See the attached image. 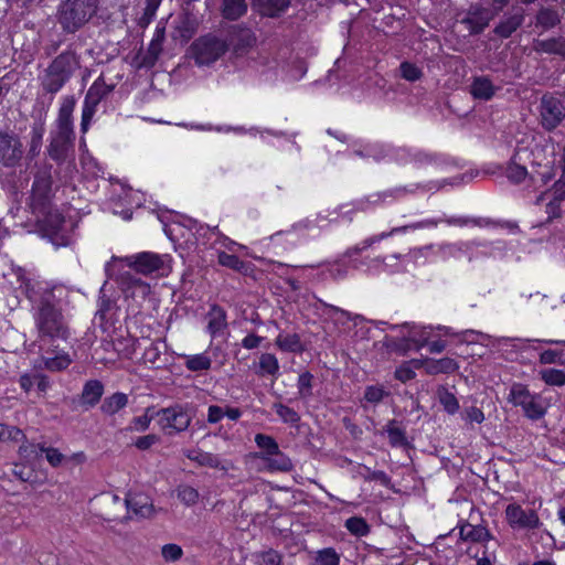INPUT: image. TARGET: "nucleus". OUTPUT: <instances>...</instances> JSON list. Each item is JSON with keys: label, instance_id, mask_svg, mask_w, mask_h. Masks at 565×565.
I'll use <instances>...</instances> for the list:
<instances>
[{"label": "nucleus", "instance_id": "f257e3e1", "mask_svg": "<svg viewBox=\"0 0 565 565\" xmlns=\"http://www.w3.org/2000/svg\"><path fill=\"white\" fill-rule=\"evenodd\" d=\"M65 294V288L53 287L41 295L35 306L34 321L39 338L53 348H58V344H54L55 342L66 341L70 337L68 327L60 308L62 296Z\"/></svg>", "mask_w": 565, "mask_h": 565}, {"label": "nucleus", "instance_id": "f03ea898", "mask_svg": "<svg viewBox=\"0 0 565 565\" xmlns=\"http://www.w3.org/2000/svg\"><path fill=\"white\" fill-rule=\"evenodd\" d=\"M74 108V97H65L58 109L55 128L50 132V142L46 147V152L57 164L65 163L73 159L75 154V132L72 120Z\"/></svg>", "mask_w": 565, "mask_h": 565}, {"label": "nucleus", "instance_id": "7ed1b4c3", "mask_svg": "<svg viewBox=\"0 0 565 565\" xmlns=\"http://www.w3.org/2000/svg\"><path fill=\"white\" fill-rule=\"evenodd\" d=\"M81 68V56L67 49L55 56L40 77L43 92L56 94Z\"/></svg>", "mask_w": 565, "mask_h": 565}, {"label": "nucleus", "instance_id": "20e7f679", "mask_svg": "<svg viewBox=\"0 0 565 565\" xmlns=\"http://www.w3.org/2000/svg\"><path fill=\"white\" fill-rule=\"evenodd\" d=\"M99 0H63L57 9V21L66 33H75L97 12Z\"/></svg>", "mask_w": 565, "mask_h": 565}, {"label": "nucleus", "instance_id": "39448f33", "mask_svg": "<svg viewBox=\"0 0 565 565\" xmlns=\"http://www.w3.org/2000/svg\"><path fill=\"white\" fill-rule=\"evenodd\" d=\"M25 154L21 137L10 128L0 129V166L17 169Z\"/></svg>", "mask_w": 565, "mask_h": 565}, {"label": "nucleus", "instance_id": "423d86ee", "mask_svg": "<svg viewBox=\"0 0 565 565\" xmlns=\"http://www.w3.org/2000/svg\"><path fill=\"white\" fill-rule=\"evenodd\" d=\"M52 192V164L45 163L34 174V182L30 195L32 212L45 214L50 204Z\"/></svg>", "mask_w": 565, "mask_h": 565}, {"label": "nucleus", "instance_id": "0eeeda50", "mask_svg": "<svg viewBox=\"0 0 565 565\" xmlns=\"http://www.w3.org/2000/svg\"><path fill=\"white\" fill-rule=\"evenodd\" d=\"M156 416L158 418V425L166 435L169 436L185 431L192 420L189 407L181 404H174L169 407L161 408L156 412Z\"/></svg>", "mask_w": 565, "mask_h": 565}, {"label": "nucleus", "instance_id": "6e6552de", "mask_svg": "<svg viewBox=\"0 0 565 565\" xmlns=\"http://www.w3.org/2000/svg\"><path fill=\"white\" fill-rule=\"evenodd\" d=\"M228 49V44L215 35H205L195 40L191 45V53L199 66L211 65L217 61Z\"/></svg>", "mask_w": 565, "mask_h": 565}, {"label": "nucleus", "instance_id": "1a4fd4ad", "mask_svg": "<svg viewBox=\"0 0 565 565\" xmlns=\"http://www.w3.org/2000/svg\"><path fill=\"white\" fill-rule=\"evenodd\" d=\"M508 401L514 406H521L524 415L531 420H539L546 413L541 396L532 395L526 386L520 383H514L511 386Z\"/></svg>", "mask_w": 565, "mask_h": 565}, {"label": "nucleus", "instance_id": "9d476101", "mask_svg": "<svg viewBox=\"0 0 565 565\" xmlns=\"http://www.w3.org/2000/svg\"><path fill=\"white\" fill-rule=\"evenodd\" d=\"M539 113L542 127L552 131L565 119V105L552 94H544L540 100Z\"/></svg>", "mask_w": 565, "mask_h": 565}, {"label": "nucleus", "instance_id": "9b49d317", "mask_svg": "<svg viewBox=\"0 0 565 565\" xmlns=\"http://www.w3.org/2000/svg\"><path fill=\"white\" fill-rule=\"evenodd\" d=\"M114 86L107 85L103 77H98L93 85L87 90L85 96L83 110H82V120H81V130L82 132H86L90 120L96 113V107L99 102L106 97L111 90Z\"/></svg>", "mask_w": 565, "mask_h": 565}, {"label": "nucleus", "instance_id": "f8f14e48", "mask_svg": "<svg viewBox=\"0 0 565 565\" xmlns=\"http://www.w3.org/2000/svg\"><path fill=\"white\" fill-rule=\"evenodd\" d=\"M505 520L513 530H535L542 526L539 514L533 509H524L518 503L507 505Z\"/></svg>", "mask_w": 565, "mask_h": 565}, {"label": "nucleus", "instance_id": "ddd939ff", "mask_svg": "<svg viewBox=\"0 0 565 565\" xmlns=\"http://www.w3.org/2000/svg\"><path fill=\"white\" fill-rule=\"evenodd\" d=\"M32 213L35 215L38 222L43 223L44 235L47 236L55 246L68 245V237L60 233L64 224V218L57 211L52 212L49 205L45 214L39 211Z\"/></svg>", "mask_w": 565, "mask_h": 565}, {"label": "nucleus", "instance_id": "4468645a", "mask_svg": "<svg viewBox=\"0 0 565 565\" xmlns=\"http://www.w3.org/2000/svg\"><path fill=\"white\" fill-rule=\"evenodd\" d=\"M168 259L167 255H159L150 252H142L137 255L127 256L122 260L137 273L150 275L163 268Z\"/></svg>", "mask_w": 565, "mask_h": 565}, {"label": "nucleus", "instance_id": "2eb2a0df", "mask_svg": "<svg viewBox=\"0 0 565 565\" xmlns=\"http://www.w3.org/2000/svg\"><path fill=\"white\" fill-rule=\"evenodd\" d=\"M532 152L527 150V147H522L520 143L516 146L514 153L507 167V178L519 184L529 178L530 171L526 168V162L530 161Z\"/></svg>", "mask_w": 565, "mask_h": 565}, {"label": "nucleus", "instance_id": "dca6fc26", "mask_svg": "<svg viewBox=\"0 0 565 565\" xmlns=\"http://www.w3.org/2000/svg\"><path fill=\"white\" fill-rule=\"evenodd\" d=\"M525 20V10L521 6H512L493 29V33L502 39L510 38Z\"/></svg>", "mask_w": 565, "mask_h": 565}, {"label": "nucleus", "instance_id": "f3484780", "mask_svg": "<svg viewBox=\"0 0 565 565\" xmlns=\"http://www.w3.org/2000/svg\"><path fill=\"white\" fill-rule=\"evenodd\" d=\"M494 18V13H491L490 9L483 8L479 4L470 6L467 15L461 20L470 34H480Z\"/></svg>", "mask_w": 565, "mask_h": 565}, {"label": "nucleus", "instance_id": "a211bd4d", "mask_svg": "<svg viewBox=\"0 0 565 565\" xmlns=\"http://www.w3.org/2000/svg\"><path fill=\"white\" fill-rule=\"evenodd\" d=\"M552 190L554 193V198L546 204V213L548 215V221L561 217L562 215L561 202L565 200V148L563 149L562 154V175L553 184Z\"/></svg>", "mask_w": 565, "mask_h": 565}, {"label": "nucleus", "instance_id": "6ab92c4d", "mask_svg": "<svg viewBox=\"0 0 565 565\" xmlns=\"http://www.w3.org/2000/svg\"><path fill=\"white\" fill-rule=\"evenodd\" d=\"M250 4L260 15L277 19L287 12L291 0H252Z\"/></svg>", "mask_w": 565, "mask_h": 565}, {"label": "nucleus", "instance_id": "aec40b11", "mask_svg": "<svg viewBox=\"0 0 565 565\" xmlns=\"http://www.w3.org/2000/svg\"><path fill=\"white\" fill-rule=\"evenodd\" d=\"M500 89L487 75L473 76L469 86V93L475 99L488 102Z\"/></svg>", "mask_w": 565, "mask_h": 565}, {"label": "nucleus", "instance_id": "412c9836", "mask_svg": "<svg viewBox=\"0 0 565 565\" xmlns=\"http://www.w3.org/2000/svg\"><path fill=\"white\" fill-rule=\"evenodd\" d=\"M185 456L191 461L196 462L201 467H209L227 471L233 465L225 460L222 461L216 455L202 450H186Z\"/></svg>", "mask_w": 565, "mask_h": 565}, {"label": "nucleus", "instance_id": "4be33fe9", "mask_svg": "<svg viewBox=\"0 0 565 565\" xmlns=\"http://www.w3.org/2000/svg\"><path fill=\"white\" fill-rule=\"evenodd\" d=\"M412 363L415 367L425 366L426 372L430 375L452 373L458 369L457 362L450 358H443L439 360L426 358L424 360H413Z\"/></svg>", "mask_w": 565, "mask_h": 565}, {"label": "nucleus", "instance_id": "5701e85b", "mask_svg": "<svg viewBox=\"0 0 565 565\" xmlns=\"http://www.w3.org/2000/svg\"><path fill=\"white\" fill-rule=\"evenodd\" d=\"M561 21V13L553 7H541L534 17V25L541 29L542 32L557 26Z\"/></svg>", "mask_w": 565, "mask_h": 565}, {"label": "nucleus", "instance_id": "b1692460", "mask_svg": "<svg viewBox=\"0 0 565 565\" xmlns=\"http://www.w3.org/2000/svg\"><path fill=\"white\" fill-rule=\"evenodd\" d=\"M125 504L129 512L141 518H149L153 514V504L145 494L137 493L128 495L125 499Z\"/></svg>", "mask_w": 565, "mask_h": 565}, {"label": "nucleus", "instance_id": "393cba45", "mask_svg": "<svg viewBox=\"0 0 565 565\" xmlns=\"http://www.w3.org/2000/svg\"><path fill=\"white\" fill-rule=\"evenodd\" d=\"M164 40V29L157 28L153 39L151 40L147 52L143 54L140 66L152 67L159 58L162 51Z\"/></svg>", "mask_w": 565, "mask_h": 565}, {"label": "nucleus", "instance_id": "a878e982", "mask_svg": "<svg viewBox=\"0 0 565 565\" xmlns=\"http://www.w3.org/2000/svg\"><path fill=\"white\" fill-rule=\"evenodd\" d=\"M534 51L537 53L553 54L565 60V38L554 36L534 41Z\"/></svg>", "mask_w": 565, "mask_h": 565}, {"label": "nucleus", "instance_id": "bb28decb", "mask_svg": "<svg viewBox=\"0 0 565 565\" xmlns=\"http://www.w3.org/2000/svg\"><path fill=\"white\" fill-rule=\"evenodd\" d=\"M103 394V383L98 380H89L83 387L81 403L87 408L94 407L100 401Z\"/></svg>", "mask_w": 565, "mask_h": 565}, {"label": "nucleus", "instance_id": "cd10ccee", "mask_svg": "<svg viewBox=\"0 0 565 565\" xmlns=\"http://www.w3.org/2000/svg\"><path fill=\"white\" fill-rule=\"evenodd\" d=\"M531 171L529 179L534 186H543L547 184L555 175L554 168L550 163H539L531 161Z\"/></svg>", "mask_w": 565, "mask_h": 565}, {"label": "nucleus", "instance_id": "c85d7f7f", "mask_svg": "<svg viewBox=\"0 0 565 565\" xmlns=\"http://www.w3.org/2000/svg\"><path fill=\"white\" fill-rule=\"evenodd\" d=\"M207 330L212 337L223 331L227 327L226 312L218 305H212L207 315Z\"/></svg>", "mask_w": 565, "mask_h": 565}, {"label": "nucleus", "instance_id": "c756f323", "mask_svg": "<svg viewBox=\"0 0 565 565\" xmlns=\"http://www.w3.org/2000/svg\"><path fill=\"white\" fill-rule=\"evenodd\" d=\"M128 404V395L121 392H116L113 395L104 398L100 411L105 415H115L120 409L125 408Z\"/></svg>", "mask_w": 565, "mask_h": 565}, {"label": "nucleus", "instance_id": "7c9ffc66", "mask_svg": "<svg viewBox=\"0 0 565 565\" xmlns=\"http://www.w3.org/2000/svg\"><path fill=\"white\" fill-rule=\"evenodd\" d=\"M459 534L461 540L471 542H484L491 537L490 532L484 526H475L469 523L460 526Z\"/></svg>", "mask_w": 565, "mask_h": 565}, {"label": "nucleus", "instance_id": "2f4dec72", "mask_svg": "<svg viewBox=\"0 0 565 565\" xmlns=\"http://www.w3.org/2000/svg\"><path fill=\"white\" fill-rule=\"evenodd\" d=\"M259 457L266 461L268 469L273 471L289 472L294 468L289 457H287L280 450H278L277 454L269 456L259 455Z\"/></svg>", "mask_w": 565, "mask_h": 565}, {"label": "nucleus", "instance_id": "473e14b6", "mask_svg": "<svg viewBox=\"0 0 565 565\" xmlns=\"http://www.w3.org/2000/svg\"><path fill=\"white\" fill-rule=\"evenodd\" d=\"M121 284L125 292H129L131 290V296L135 295V291H138L142 297L150 292V286L147 282L130 275L129 273L121 276Z\"/></svg>", "mask_w": 565, "mask_h": 565}, {"label": "nucleus", "instance_id": "72a5a7b5", "mask_svg": "<svg viewBox=\"0 0 565 565\" xmlns=\"http://www.w3.org/2000/svg\"><path fill=\"white\" fill-rule=\"evenodd\" d=\"M44 131L45 130H44L43 125H34L32 127L31 138L29 141V149H28V153H26V157L30 160L35 159L40 154Z\"/></svg>", "mask_w": 565, "mask_h": 565}, {"label": "nucleus", "instance_id": "f704fd0d", "mask_svg": "<svg viewBox=\"0 0 565 565\" xmlns=\"http://www.w3.org/2000/svg\"><path fill=\"white\" fill-rule=\"evenodd\" d=\"M246 10V0H223V15L228 20H237Z\"/></svg>", "mask_w": 565, "mask_h": 565}, {"label": "nucleus", "instance_id": "c9c22d12", "mask_svg": "<svg viewBox=\"0 0 565 565\" xmlns=\"http://www.w3.org/2000/svg\"><path fill=\"white\" fill-rule=\"evenodd\" d=\"M138 340L130 337H118L113 341L114 350L124 358H131L136 352Z\"/></svg>", "mask_w": 565, "mask_h": 565}, {"label": "nucleus", "instance_id": "e433bc0d", "mask_svg": "<svg viewBox=\"0 0 565 565\" xmlns=\"http://www.w3.org/2000/svg\"><path fill=\"white\" fill-rule=\"evenodd\" d=\"M358 475L365 481H377L386 488H391V478L382 470L373 471L369 467L359 465Z\"/></svg>", "mask_w": 565, "mask_h": 565}, {"label": "nucleus", "instance_id": "4c0bfd02", "mask_svg": "<svg viewBox=\"0 0 565 565\" xmlns=\"http://www.w3.org/2000/svg\"><path fill=\"white\" fill-rule=\"evenodd\" d=\"M319 302L320 306L323 308L324 315H328L330 318H334L335 321L341 322L342 324H344L349 320L361 318V316L359 315L352 316L351 312L343 310L339 307H335L333 305L327 303L322 300H320Z\"/></svg>", "mask_w": 565, "mask_h": 565}, {"label": "nucleus", "instance_id": "58836bf2", "mask_svg": "<svg viewBox=\"0 0 565 565\" xmlns=\"http://www.w3.org/2000/svg\"><path fill=\"white\" fill-rule=\"evenodd\" d=\"M56 352V355L53 358H43L44 366L50 371H62L65 370L72 362L67 353H58L57 348L52 350Z\"/></svg>", "mask_w": 565, "mask_h": 565}, {"label": "nucleus", "instance_id": "ea45409f", "mask_svg": "<svg viewBox=\"0 0 565 565\" xmlns=\"http://www.w3.org/2000/svg\"><path fill=\"white\" fill-rule=\"evenodd\" d=\"M340 555L333 547H326L316 552L313 565H339Z\"/></svg>", "mask_w": 565, "mask_h": 565}, {"label": "nucleus", "instance_id": "a19ab883", "mask_svg": "<svg viewBox=\"0 0 565 565\" xmlns=\"http://www.w3.org/2000/svg\"><path fill=\"white\" fill-rule=\"evenodd\" d=\"M276 344L284 351L299 352L302 349L300 338L298 334H279L276 339Z\"/></svg>", "mask_w": 565, "mask_h": 565}, {"label": "nucleus", "instance_id": "79ce46f5", "mask_svg": "<svg viewBox=\"0 0 565 565\" xmlns=\"http://www.w3.org/2000/svg\"><path fill=\"white\" fill-rule=\"evenodd\" d=\"M395 424V420H391L388 422L385 428L390 444L393 447H404L407 445L405 431L402 428L397 427Z\"/></svg>", "mask_w": 565, "mask_h": 565}, {"label": "nucleus", "instance_id": "37998d69", "mask_svg": "<svg viewBox=\"0 0 565 565\" xmlns=\"http://www.w3.org/2000/svg\"><path fill=\"white\" fill-rule=\"evenodd\" d=\"M438 399H439V403L443 405L444 409L448 414L454 415L458 412L459 402H458L457 397L451 392H449L447 388L440 387L438 390Z\"/></svg>", "mask_w": 565, "mask_h": 565}, {"label": "nucleus", "instance_id": "c03bdc74", "mask_svg": "<svg viewBox=\"0 0 565 565\" xmlns=\"http://www.w3.org/2000/svg\"><path fill=\"white\" fill-rule=\"evenodd\" d=\"M154 407H147L145 414L135 417L129 426L130 430L145 431L149 428V425L153 418H156Z\"/></svg>", "mask_w": 565, "mask_h": 565}, {"label": "nucleus", "instance_id": "a18cd8bd", "mask_svg": "<svg viewBox=\"0 0 565 565\" xmlns=\"http://www.w3.org/2000/svg\"><path fill=\"white\" fill-rule=\"evenodd\" d=\"M255 443L263 450L260 455L264 456L277 454L279 450L277 441L269 435L257 434L255 436Z\"/></svg>", "mask_w": 565, "mask_h": 565}, {"label": "nucleus", "instance_id": "49530a36", "mask_svg": "<svg viewBox=\"0 0 565 565\" xmlns=\"http://www.w3.org/2000/svg\"><path fill=\"white\" fill-rule=\"evenodd\" d=\"M162 0H146L142 14L138 18V25L147 28L156 15V12Z\"/></svg>", "mask_w": 565, "mask_h": 565}, {"label": "nucleus", "instance_id": "de8ad7c7", "mask_svg": "<svg viewBox=\"0 0 565 565\" xmlns=\"http://www.w3.org/2000/svg\"><path fill=\"white\" fill-rule=\"evenodd\" d=\"M347 530L355 536H365L370 532V526L363 518L352 516L345 521Z\"/></svg>", "mask_w": 565, "mask_h": 565}, {"label": "nucleus", "instance_id": "09e8293b", "mask_svg": "<svg viewBox=\"0 0 565 565\" xmlns=\"http://www.w3.org/2000/svg\"><path fill=\"white\" fill-rule=\"evenodd\" d=\"M273 407H274L276 414L280 417V419L284 423L290 424V425H297L300 422L299 414L295 409L290 408L289 406L284 405L281 403H275Z\"/></svg>", "mask_w": 565, "mask_h": 565}, {"label": "nucleus", "instance_id": "8fccbe9b", "mask_svg": "<svg viewBox=\"0 0 565 565\" xmlns=\"http://www.w3.org/2000/svg\"><path fill=\"white\" fill-rule=\"evenodd\" d=\"M178 499L188 507L194 505L199 500V491L191 486L181 484L177 489Z\"/></svg>", "mask_w": 565, "mask_h": 565}, {"label": "nucleus", "instance_id": "3c124183", "mask_svg": "<svg viewBox=\"0 0 565 565\" xmlns=\"http://www.w3.org/2000/svg\"><path fill=\"white\" fill-rule=\"evenodd\" d=\"M437 224H438V221H436V220H425V221L417 222V223H414L411 225L394 227L387 233L384 232V233L379 234V237H380V241H382L386 237L392 236L395 233L406 232L408 228L418 230V228L428 227V226H436Z\"/></svg>", "mask_w": 565, "mask_h": 565}, {"label": "nucleus", "instance_id": "603ef678", "mask_svg": "<svg viewBox=\"0 0 565 565\" xmlns=\"http://www.w3.org/2000/svg\"><path fill=\"white\" fill-rule=\"evenodd\" d=\"M542 380L548 385L562 386L565 384V371L547 369L541 372Z\"/></svg>", "mask_w": 565, "mask_h": 565}, {"label": "nucleus", "instance_id": "864d4df0", "mask_svg": "<svg viewBox=\"0 0 565 565\" xmlns=\"http://www.w3.org/2000/svg\"><path fill=\"white\" fill-rule=\"evenodd\" d=\"M260 370L269 375H275L279 370L278 360L274 354L263 353L259 358Z\"/></svg>", "mask_w": 565, "mask_h": 565}, {"label": "nucleus", "instance_id": "5fc2aeb1", "mask_svg": "<svg viewBox=\"0 0 565 565\" xmlns=\"http://www.w3.org/2000/svg\"><path fill=\"white\" fill-rule=\"evenodd\" d=\"M190 371H205L211 367V359L204 354H196L190 356L185 362Z\"/></svg>", "mask_w": 565, "mask_h": 565}, {"label": "nucleus", "instance_id": "6e6d98bb", "mask_svg": "<svg viewBox=\"0 0 565 565\" xmlns=\"http://www.w3.org/2000/svg\"><path fill=\"white\" fill-rule=\"evenodd\" d=\"M218 263L224 266L228 267L231 269H234L236 271H243L246 267L245 263L241 260L237 256L227 254L225 252H221L218 254Z\"/></svg>", "mask_w": 565, "mask_h": 565}, {"label": "nucleus", "instance_id": "4d7b16f0", "mask_svg": "<svg viewBox=\"0 0 565 565\" xmlns=\"http://www.w3.org/2000/svg\"><path fill=\"white\" fill-rule=\"evenodd\" d=\"M40 452L45 454L46 460L52 467H58L65 462L66 457L56 448L40 446Z\"/></svg>", "mask_w": 565, "mask_h": 565}, {"label": "nucleus", "instance_id": "13d9d810", "mask_svg": "<svg viewBox=\"0 0 565 565\" xmlns=\"http://www.w3.org/2000/svg\"><path fill=\"white\" fill-rule=\"evenodd\" d=\"M0 429L3 433L2 441L20 443L22 440H25L24 433L17 426H10V425L2 423V428H0Z\"/></svg>", "mask_w": 565, "mask_h": 565}, {"label": "nucleus", "instance_id": "bf43d9fd", "mask_svg": "<svg viewBox=\"0 0 565 565\" xmlns=\"http://www.w3.org/2000/svg\"><path fill=\"white\" fill-rule=\"evenodd\" d=\"M399 70L402 77L409 82H415L423 75L422 71L416 65L408 62H403Z\"/></svg>", "mask_w": 565, "mask_h": 565}, {"label": "nucleus", "instance_id": "052dcab7", "mask_svg": "<svg viewBox=\"0 0 565 565\" xmlns=\"http://www.w3.org/2000/svg\"><path fill=\"white\" fill-rule=\"evenodd\" d=\"M312 374L309 372H305L299 375L298 379V393L301 397L311 396L312 392Z\"/></svg>", "mask_w": 565, "mask_h": 565}, {"label": "nucleus", "instance_id": "680f3d73", "mask_svg": "<svg viewBox=\"0 0 565 565\" xmlns=\"http://www.w3.org/2000/svg\"><path fill=\"white\" fill-rule=\"evenodd\" d=\"M43 445L44 444L35 445L32 443H28L26 439L22 440V444L19 447V455L22 459H26V460L36 458L39 456L40 446H43Z\"/></svg>", "mask_w": 565, "mask_h": 565}, {"label": "nucleus", "instance_id": "e2e57ef3", "mask_svg": "<svg viewBox=\"0 0 565 565\" xmlns=\"http://www.w3.org/2000/svg\"><path fill=\"white\" fill-rule=\"evenodd\" d=\"M387 395L388 393L385 392L383 387L376 385L367 386L364 392L365 401L372 404L382 402V399Z\"/></svg>", "mask_w": 565, "mask_h": 565}, {"label": "nucleus", "instance_id": "0e129e2a", "mask_svg": "<svg viewBox=\"0 0 565 565\" xmlns=\"http://www.w3.org/2000/svg\"><path fill=\"white\" fill-rule=\"evenodd\" d=\"M161 554L164 561L175 562L182 557L183 551L178 544L170 543L162 546Z\"/></svg>", "mask_w": 565, "mask_h": 565}, {"label": "nucleus", "instance_id": "69168bd1", "mask_svg": "<svg viewBox=\"0 0 565 565\" xmlns=\"http://www.w3.org/2000/svg\"><path fill=\"white\" fill-rule=\"evenodd\" d=\"M446 222L450 225H459V226H463V225H467V224H473L475 226H488L490 224H492V222L490 220H486V218H466V217H450V218H447Z\"/></svg>", "mask_w": 565, "mask_h": 565}, {"label": "nucleus", "instance_id": "338daca9", "mask_svg": "<svg viewBox=\"0 0 565 565\" xmlns=\"http://www.w3.org/2000/svg\"><path fill=\"white\" fill-rule=\"evenodd\" d=\"M161 350L158 343L152 342L143 353V361L145 363H149L152 365H156L158 361L160 360Z\"/></svg>", "mask_w": 565, "mask_h": 565}, {"label": "nucleus", "instance_id": "774afa93", "mask_svg": "<svg viewBox=\"0 0 565 565\" xmlns=\"http://www.w3.org/2000/svg\"><path fill=\"white\" fill-rule=\"evenodd\" d=\"M262 562L263 565H282L281 564V555L274 551L268 550L262 553Z\"/></svg>", "mask_w": 565, "mask_h": 565}]
</instances>
